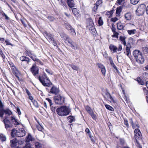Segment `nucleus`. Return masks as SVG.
<instances>
[{"label":"nucleus","mask_w":148,"mask_h":148,"mask_svg":"<svg viewBox=\"0 0 148 148\" xmlns=\"http://www.w3.org/2000/svg\"><path fill=\"white\" fill-rule=\"evenodd\" d=\"M56 111L58 115L63 116L69 115L71 112V109L68 106H63L58 108Z\"/></svg>","instance_id":"nucleus-1"},{"label":"nucleus","mask_w":148,"mask_h":148,"mask_svg":"<svg viewBox=\"0 0 148 148\" xmlns=\"http://www.w3.org/2000/svg\"><path fill=\"white\" fill-rule=\"evenodd\" d=\"M25 134V132L23 128H20L17 130L15 128L13 129L11 133V136L14 137L15 136L21 137L24 136Z\"/></svg>","instance_id":"nucleus-2"},{"label":"nucleus","mask_w":148,"mask_h":148,"mask_svg":"<svg viewBox=\"0 0 148 148\" xmlns=\"http://www.w3.org/2000/svg\"><path fill=\"white\" fill-rule=\"evenodd\" d=\"M133 55L137 62L140 64H142L144 62V58L140 51L137 50H135L133 51Z\"/></svg>","instance_id":"nucleus-3"},{"label":"nucleus","mask_w":148,"mask_h":148,"mask_svg":"<svg viewBox=\"0 0 148 148\" xmlns=\"http://www.w3.org/2000/svg\"><path fill=\"white\" fill-rule=\"evenodd\" d=\"M38 78L40 82L44 86L49 87L52 84L47 77V75L45 73H44L42 76H39Z\"/></svg>","instance_id":"nucleus-4"},{"label":"nucleus","mask_w":148,"mask_h":148,"mask_svg":"<svg viewBox=\"0 0 148 148\" xmlns=\"http://www.w3.org/2000/svg\"><path fill=\"white\" fill-rule=\"evenodd\" d=\"M55 103L58 105H62L64 103V97L60 94L55 95L53 97Z\"/></svg>","instance_id":"nucleus-5"},{"label":"nucleus","mask_w":148,"mask_h":148,"mask_svg":"<svg viewBox=\"0 0 148 148\" xmlns=\"http://www.w3.org/2000/svg\"><path fill=\"white\" fill-rule=\"evenodd\" d=\"M135 138L136 139L135 143L138 148H142L141 146L139 144L137 139H140L142 136L140 130L138 129H136L134 130Z\"/></svg>","instance_id":"nucleus-6"},{"label":"nucleus","mask_w":148,"mask_h":148,"mask_svg":"<svg viewBox=\"0 0 148 148\" xmlns=\"http://www.w3.org/2000/svg\"><path fill=\"white\" fill-rule=\"evenodd\" d=\"M145 9V5L144 4H141L140 5L136 10L137 15L140 16L144 14Z\"/></svg>","instance_id":"nucleus-7"},{"label":"nucleus","mask_w":148,"mask_h":148,"mask_svg":"<svg viewBox=\"0 0 148 148\" xmlns=\"http://www.w3.org/2000/svg\"><path fill=\"white\" fill-rule=\"evenodd\" d=\"M65 42L69 46L71 47L73 49H77L76 44L71 39L69 38L68 40H67L66 42Z\"/></svg>","instance_id":"nucleus-8"},{"label":"nucleus","mask_w":148,"mask_h":148,"mask_svg":"<svg viewBox=\"0 0 148 148\" xmlns=\"http://www.w3.org/2000/svg\"><path fill=\"white\" fill-rule=\"evenodd\" d=\"M3 122L4 123L5 128L6 129L12 127L10 121L7 119V117H5L3 121Z\"/></svg>","instance_id":"nucleus-9"},{"label":"nucleus","mask_w":148,"mask_h":148,"mask_svg":"<svg viewBox=\"0 0 148 148\" xmlns=\"http://www.w3.org/2000/svg\"><path fill=\"white\" fill-rule=\"evenodd\" d=\"M60 92V90L58 88L55 86H53L50 89L49 93L54 94L55 95H59Z\"/></svg>","instance_id":"nucleus-10"},{"label":"nucleus","mask_w":148,"mask_h":148,"mask_svg":"<svg viewBox=\"0 0 148 148\" xmlns=\"http://www.w3.org/2000/svg\"><path fill=\"white\" fill-rule=\"evenodd\" d=\"M45 34L46 35V37L49 39L50 41H53V45L55 46H57V44L56 41L54 40L53 37L52 35L48 33H46Z\"/></svg>","instance_id":"nucleus-11"},{"label":"nucleus","mask_w":148,"mask_h":148,"mask_svg":"<svg viewBox=\"0 0 148 148\" xmlns=\"http://www.w3.org/2000/svg\"><path fill=\"white\" fill-rule=\"evenodd\" d=\"M31 71L34 75L38 74V69L36 66H33L31 68Z\"/></svg>","instance_id":"nucleus-12"},{"label":"nucleus","mask_w":148,"mask_h":148,"mask_svg":"<svg viewBox=\"0 0 148 148\" xmlns=\"http://www.w3.org/2000/svg\"><path fill=\"white\" fill-rule=\"evenodd\" d=\"M131 45L130 43L127 44L126 45V55L128 57L130 56V54L131 51H130Z\"/></svg>","instance_id":"nucleus-13"},{"label":"nucleus","mask_w":148,"mask_h":148,"mask_svg":"<svg viewBox=\"0 0 148 148\" xmlns=\"http://www.w3.org/2000/svg\"><path fill=\"white\" fill-rule=\"evenodd\" d=\"M66 1L68 5L71 8L75 7V4L73 0H67Z\"/></svg>","instance_id":"nucleus-14"},{"label":"nucleus","mask_w":148,"mask_h":148,"mask_svg":"<svg viewBox=\"0 0 148 148\" xmlns=\"http://www.w3.org/2000/svg\"><path fill=\"white\" fill-rule=\"evenodd\" d=\"M109 48L110 50L112 51L113 52L115 53L117 52V47L113 44H110L109 45Z\"/></svg>","instance_id":"nucleus-15"},{"label":"nucleus","mask_w":148,"mask_h":148,"mask_svg":"<svg viewBox=\"0 0 148 148\" xmlns=\"http://www.w3.org/2000/svg\"><path fill=\"white\" fill-rule=\"evenodd\" d=\"M26 52L28 55L32 60L33 58H36V55L31 51L28 50L26 51Z\"/></svg>","instance_id":"nucleus-16"},{"label":"nucleus","mask_w":148,"mask_h":148,"mask_svg":"<svg viewBox=\"0 0 148 148\" xmlns=\"http://www.w3.org/2000/svg\"><path fill=\"white\" fill-rule=\"evenodd\" d=\"M60 36L62 38H63L65 40V42L66 40H68L69 38V36L66 34H65L64 32H61L60 34Z\"/></svg>","instance_id":"nucleus-17"},{"label":"nucleus","mask_w":148,"mask_h":148,"mask_svg":"<svg viewBox=\"0 0 148 148\" xmlns=\"http://www.w3.org/2000/svg\"><path fill=\"white\" fill-rule=\"evenodd\" d=\"M11 120L12 122L15 125H18L20 124V122H19L13 116L11 117Z\"/></svg>","instance_id":"nucleus-18"},{"label":"nucleus","mask_w":148,"mask_h":148,"mask_svg":"<svg viewBox=\"0 0 148 148\" xmlns=\"http://www.w3.org/2000/svg\"><path fill=\"white\" fill-rule=\"evenodd\" d=\"M26 141L28 143L30 141H34L35 140L34 138L30 134H28V136L26 137Z\"/></svg>","instance_id":"nucleus-19"},{"label":"nucleus","mask_w":148,"mask_h":148,"mask_svg":"<svg viewBox=\"0 0 148 148\" xmlns=\"http://www.w3.org/2000/svg\"><path fill=\"white\" fill-rule=\"evenodd\" d=\"M130 123L132 125V127L133 129H134L136 127H139V126L138 124L137 123L135 122L134 123H133V121L132 119H130Z\"/></svg>","instance_id":"nucleus-20"},{"label":"nucleus","mask_w":148,"mask_h":148,"mask_svg":"<svg viewBox=\"0 0 148 148\" xmlns=\"http://www.w3.org/2000/svg\"><path fill=\"white\" fill-rule=\"evenodd\" d=\"M17 143V141L16 139L14 138L10 141V143L12 147L15 146Z\"/></svg>","instance_id":"nucleus-21"},{"label":"nucleus","mask_w":148,"mask_h":148,"mask_svg":"<svg viewBox=\"0 0 148 148\" xmlns=\"http://www.w3.org/2000/svg\"><path fill=\"white\" fill-rule=\"evenodd\" d=\"M124 26L121 22H118L117 24V28L120 30L123 29Z\"/></svg>","instance_id":"nucleus-22"},{"label":"nucleus","mask_w":148,"mask_h":148,"mask_svg":"<svg viewBox=\"0 0 148 148\" xmlns=\"http://www.w3.org/2000/svg\"><path fill=\"white\" fill-rule=\"evenodd\" d=\"M119 39L121 41L122 44H123L124 46H125L126 45L125 40V37L124 36H121L119 37Z\"/></svg>","instance_id":"nucleus-23"},{"label":"nucleus","mask_w":148,"mask_h":148,"mask_svg":"<svg viewBox=\"0 0 148 148\" xmlns=\"http://www.w3.org/2000/svg\"><path fill=\"white\" fill-rule=\"evenodd\" d=\"M125 17L127 20H130L132 18L131 14L130 13H127L125 14Z\"/></svg>","instance_id":"nucleus-24"},{"label":"nucleus","mask_w":148,"mask_h":148,"mask_svg":"<svg viewBox=\"0 0 148 148\" xmlns=\"http://www.w3.org/2000/svg\"><path fill=\"white\" fill-rule=\"evenodd\" d=\"M25 58H24V62H25L24 63V66H25L28 64L30 62V59L28 57L25 56Z\"/></svg>","instance_id":"nucleus-25"},{"label":"nucleus","mask_w":148,"mask_h":148,"mask_svg":"<svg viewBox=\"0 0 148 148\" xmlns=\"http://www.w3.org/2000/svg\"><path fill=\"white\" fill-rule=\"evenodd\" d=\"M109 60H110V64L111 66L114 67L115 69H116L117 67L114 64L113 61L110 57H109Z\"/></svg>","instance_id":"nucleus-26"},{"label":"nucleus","mask_w":148,"mask_h":148,"mask_svg":"<svg viewBox=\"0 0 148 148\" xmlns=\"http://www.w3.org/2000/svg\"><path fill=\"white\" fill-rule=\"evenodd\" d=\"M85 108L86 111L89 114L93 112L92 110L88 106H85Z\"/></svg>","instance_id":"nucleus-27"},{"label":"nucleus","mask_w":148,"mask_h":148,"mask_svg":"<svg viewBox=\"0 0 148 148\" xmlns=\"http://www.w3.org/2000/svg\"><path fill=\"white\" fill-rule=\"evenodd\" d=\"M67 119L68 120H69V121L70 123H71L72 122H74L75 121L74 117L72 116H68L67 118Z\"/></svg>","instance_id":"nucleus-28"},{"label":"nucleus","mask_w":148,"mask_h":148,"mask_svg":"<svg viewBox=\"0 0 148 148\" xmlns=\"http://www.w3.org/2000/svg\"><path fill=\"white\" fill-rule=\"evenodd\" d=\"M72 11L73 13L75 16L78 15V12L77 11V9L76 8H74L72 9Z\"/></svg>","instance_id":"nucleus-29"},{"label":"nucleus","mask_w":148,"mask_h":148,"mask_svg":"<svg viewBox=\"0 0 148 148\" xmlns=\"http://www.w3.org/2000/svg\"><path fill=\"white\" fill-rule=\"evenodd\" d=\"M105 106L106 108L107 109L112 111L114 110V109L110 105L108 104H105Z\"/></svg>","instance_id":"nucleus-30"},{"label":"nucleus","mask_w":148,"mask_h":148,"mask_svg":"<svg viewBox=\"0 0 148 148\" xmlns=\"http://www.w3.org/2000/svg\"><path fill=\"white\" fill-rule=\"evenodd\" d=\"M91 22H92L91 26L89 28V29L90 30L92 31V32H95L96 31V30L95 28V27L93 26L94 24L92 23V21H91Z\"/></svg>","instance_id":"nucleus-31"},{"label":"nucleus","mask_w":148,"mask_h":148,"mask_svg":"<svg viewBox=\"0 0 148 148\" xmlns=\"http://www.w3.org/2000/svg\"><path fill=\"white\" fill-rule=\"evenodd\" d=\"M102 3V0H98L96 3V10H97L98 8V6Z\"/></svg>","instance_id":"nucleus-32"},{"label":"nucleus","mask_w":148,"mask_h":148,"mask_svg":"<svg viewBox=\"0 0 148 148\" xmlns=\"http://www.w3.org/2000/svg\"><path fill=\"white\" fill-rule=\"evenodd\" d=\"M98 23L99 26L102 25L103 24V22L101 17H100L98 21Z\"/></svg>","instance_id":"nucleus-33"},{"label":"nucleus","mask_w":148,"mask_h":148,"mask_svg":"<svg viewBox=\"0 0 148 148\" xmlns=\"http://www.w3.org/2000/svg\"><path fill=\"white\" fill-rule=\"evenodd\" d=\"M64 25L66 28L69 31L73 27L69 24L65 23Z\"/></svg>","instance_id":"nucleus-34"},{"label":"nucleus","mask_w":148,"mask_h":148,"mask_svg":"<svg viewBox=\"0 0 148 148\" xmlns=\"http://www.w3.org/2000/svg\"><path fill=\"white\" fill-rule=\"evenodd\" d=\"M0 138L2 141H5L6 140L5 136L2 134H0Z\"/></svg>","instance_id":"nucleus-35"},{"label":"nucleus","mask_w":148,"mask_h":148,"mask_svg":"<svg viewBox=\"0 0 148 148\" xmlns=\"http://www.w3.org/2000/svg\"><path fill=\"white\" fill-rule=\"evenodd\" d=\"M69 66L72 68L73 69L76 71H77L79 69V67L73 64H70Z\"/></svg>","instance_id":"nucleus-36"},{"label":"nucleus","mask_w":148,"mask_h":148,"mask_svg":"<svg viewBox=\"0 0 148 148\" xmlns=\"http://www.w3.org/2000/svg\"><path fill=\"white\" fill-rule=\"evenodd\" d=\"M69 31H70V33L73 36H75L76 35V32L74 29L73 28H71Z\"/></svg>","instance_id":"nucleus-37"},{"label":"nucleus","mask_w":148,"mask_h":148,"mask_svg":"<svg viewBox=\"0 0 148 148\" xmlns=\"http://www.w3.org/2000/svg\"><path fill=\"white\" fill-rule=\"evenodd\" d=\"M5 113L10 116L12 114V112L9 109H7L5 110Z\"/></svg>","instance_id":"nucleus-38"},{"label":"nucleus","mask_w":148,"mask_h":148,"mask_svg":"<svg viewBox=\"0 0 148 148\" xmlns=\"http://www.w3.org/2000/svg\"><path fill=\"white\" fill-rule=\"evenodd\" d=\"M136 31V30L135 29H133L131 30H127V32L130 35H131V34H134Z\"/></svg>","instance_id":"nucleus-39"},{"label":"nucleus","mask_w":148,"mask_h":148,"mask_svg":"<svg viewBox=\"0 0 148 148\" xmlns=\"http://www.w3.org/2000/svg\"><path fill=\"white\" fill-rule=\"evenodd\" d=\"M33 60L34 61L37 62L38 63H39L40 64H41V65H43L42 62L41 61L39 60L37 58H33Z\"/></svg>","instance_id":"nucleus-40"},{"label":"nucleus","mask_w":148,"mask_h":148,"mask_svg":"<svg viewBox=\"0 0 148 148\" xmlns=\"http://www.w3.org/2000/svg\"><path fill=\"white\" fill-rule=\"evenodd\" d=\"M121 8H120V7L117 8L116 11L117 15H119L120 14L121 12Z\"/></svg>","instance_id":"nucleus-41"},{"label":"nucleus","mask_w":148,"mask_h":148,"mask_svg":"<svg viewBox=\"0 0 148 148\" xmlns=\"http://www.w3.org/2000/svg\"><path fill=\"white\" fill-rule=\"evenodd\" d=\"M140 0H130L131 3L135 5Z\"/></svg>","instance_id":"nucleus-42"},{"label":"nucleus","mask_w":148,"mask_h":148,"mask_svg":"<svg viewBox=\"0 0 148 148\" xmlns=\"http://www.w3.org/2000/svg\"><path fill=\"white\" fill-rule=\"evenodd\" d=\"M36 148H42L41 145L39 142H37L35 143Z\"/></svg>","instance_id":"nucleus-43"},{"label":"nucleus","mask_w":148,"mask_h":148,"mask_svg":"<svg viewBox=\"0 0 148 148\" xmlns=\"http://www.w3.org/2000/svg\"><path fill=\"white\" fill-rule=\"evenodd\" d=\"M85 132L88 134V135H89V137L90 138H91V134L89 129L86 128L85 130Z\"/></svg>","instance_id":"nucleus-44"},{"label":"nucleus","mask_w":148,"mask_h":148,"mask_svg":"<svg viewBox=\"0 0 148 148\" xmlns=\"http://www.w3.org/2000/svg\"><path fill=\"white\" fill-rule=\"evenodd\" d=\"M143 51L145 54L148 53V48L145 47H143Z\"/></svg>","instance_id":"nucleus-45"},{"label":"nucleus","mask_w":148,"mask_h":148,"mask_svg":"<svg viewBox=\"0 0 148 148\" xmlns=\"http://www.w3.org/2000/svg\"><path fill=\"white\" fill-rule=\"evenodd\" d=\"M25 56H22L20 58V60L22 61V62L21 63V64L22 65H23V66H24V58H25Z\"/></svg>","instance_id":"nucleus-46"},{"label":"nucleus","mask_w":148,"mask_h":148,"mask_svg":"<svg viewBox=\"0 0 148 148\" xmlns=\"http://www.w3.org/2000/svg\"><path fill=\"white\" fill-rule=\"evenodd\" d=\"M36 127L38 130L40 131H42L43 128L40 124L36 125Z\"/></svg>","instance_id":"nucleus-47"},{"label":"nucleus","mask_w":148,"mask_h":148,"mask_svg":"<svg viewBox=\"0 0 148 148\" xmlns=\"http://www.w3.org/2000/svg\"><path fill=\"white\" fill-rule=\"evenodd\" d=\"M23 148H32L30 144L29 143H26L25 146Z\"/></svg>","instance_id":"nucleus-48"},{"label":"nucleus","mask_w":148,"mask_h":148,"mask_svg":"<svg viewBox=\"0 0 148 148\" xmlns=\"http://www.w3.org/2000/svg\"><path fill=\"white\" fill-rule=\"evenodd\" d=\"M51 108V110L53 112H55L56 111V107L55 106H54L53 105H51L50 106Z\"/></svg>","instance_id":"nucleus-49"},{"label":"nucleus","mask_w":148,"mask_h":148,"mask_svg":"<svg viewBox=\"0 0 148 148\" xmlns=\"http://www.w3.org/2000/svg\"><path fill=\"white\" fill-rule=\"evenodd\" d=\"M90 114L92 118L93 119H95L97 118V116L96 115L94 114L93 112H91Z\"/></svg>","instance_id":"nucleus-50"},{"label":"nucleus","mask_w":148,"mask_h":148,"mask_svg":"<svg viewBox=\"0 0 148 148\" xmlns=\"http://www.w3.org/2000/svg\"><path fill=\"white\" fill-rule=\"evenodd\" d=\"M32 102L33 103V104L36 107L38 108V105L37 101L35 100H34L33 101H32Z\"/></svg>","instance_id":"nucleus-51"},{"label":"nucleus","mask_w":148,"mask_h":148,"mask_svg":"<svg viewBox=\"0 0 148 148\" xmlns=\"http://www.w3.org/2000/svg\"><path fill=\"white\" fill-rule=\"evenodd\" d=\"M105 94L106 95V97L108 99H109L111 96L110 94L108 92L107 90H106L105 93Z\"/></svg>","instance_id":"nucleus-52"},{"label":"nucleus","mask_w":148,"mask_h":148,"mask_svg":"<svg viewBox=\"0 0 148 148\" xmlns=\"http://www.w3.org/2000/svg\"><path fill=\"white\" fill-rule=\"evenodd\" d=\"M122 49V47L121 45L119 44V45L118 47L117 48V51H120Z\"/></svg>","instance_id":"nucleus-53"},{"label":"nucleus","mask_w":148,"mask_h":148,"mask_svg":"<svg viewBox=\"0 0 148 148\" xmlns=\"http://www.w3.org/2000/svg\"><path fill=\"white\" fill-rule=\"evenodd\" d=\"M103 57L106 59H109V57H108V55L106 52H104L103 54Z\"/></svg>","instance_id":"nucleus-54"},{"label":"nucleus","mask_w":148,"mask_h":148,"mask_svg":"<svg viewBox=\"0 0 148 148\" xmlns=\"http://www.w3.org/2000/svg\"><path fill=\"white\" fill-rule=\"evenodd\" d=\"M109 99H110V100H109V101L111 103H115V101L112 96H111V97H110Z\"/></svg>","instance_id":"nucleus-55"},{"label":"nucleus","mask_w":148,"mask_h":148,"mask_svg":"<svg viewBox=\"0 0 148 148\" xmlns=\"http://www.w3.org/2000/svg\"><path fill=\"white\" fill-rule=\"evenodd\" d=\"M101 72L102 73V74L104 75H105L106 74V70L105 69V67L102 68V69H101Z\"/></svg>","instance_id":"nucleus-56"},{"label":"nucleus","mask_w":148,"mask_h":148,"mask_svg":"<svg viewBox=\"0 0 148 148\" xmlns=\"http://www.w3.org/2000/svg\"><path fill=\"white\" fill-rule=\"evenodd\" d=\"M46 99L47 100L49 103L50 106L51 105H53L52 101L49 98H46Z\"/></svg>","instance_id":"nucleus-57"},{"label":"nucleus","mask_w":148,"mask_h":148,"mask_svg":"<svg viewBox=\"0 0 148 148\" xmlns=\"http://www.w3.org/2000/svg\"><path fill=\"white\" fill-rule=\"evenodd\" d=\"M97 64L98 67L100 68L101 69L105 67V66L103 64L100 63H97Z\"/></svg>","instance_id":"nucleus-58"},{"label":"nucleus","mask_w":148,"mask_h":148,"mask_svg":"<svg viewBox=\"0 0 148 148\" xmlns=\"http://www.w3.org/2000/svg\"><path fill=\"white\" fill-rule=\"evenodd\" d=\"M120 142L121 145H123L125 143L124 140L122 138H120L119 140Z\"/></svg>","instance_id":"nucleus-59"},{"label":"nucleus","mask_w":148,"mask_h":148,"mask_svg":"<svg viewBox=\"0 0 148 148\" xmlns=\"http://www.w3.org/2000/svg\"><path fill=\"white\" fill-rule=\"evenodd\" d=\"M118 18H117L116 17H115L114 18H112L111 19V21L114 22H116V21H118Z\"/></svg>","instance_id":"nucleus-60"},{"label":"nucleus","mask_w":148,"mask_h":148,"mask_svg":"<svg viewBox=\"0 0 148 148\" xmlns=\"http://www.w3.org/2000/svg\"><path fill=\"white\" fill-rule=\"evenodd\" d=\"M47 18L50 21H53L54 20V18L52 16H48Z\"/></svg>","instance_id":"nucleus-61"},{"label":"nucleus","mask_w":148,"mask_h":148,"mask_svg":"<svg viewBox=\"0 0 148 148\" xmlns=\"http://www.w3.org/2000/svg\"><path fill=\"white\" fill-rule=\"evenodd\" d=\"M124 123L125 125L127 127H129V124L128 123V121L127 120H124Z\"/></svg>","instance_id":"nucleus-62"},{"label":"nucleus","mask_w":148,"mask_h":148,"mask_svg":"<svg viewBox=\"0 0 148 148\" xmlns=\"http://www.w3.org/2000/svg\"><path fill=\"white\" fill-rule=\"evenodd\" d=\"M25 90L26 92V93L28 96L31 95V93L29 92V91L26 88H25Z\"/></svg>","instance_id":"nucleus-63"},{"label":"nucleus","mask_w":148,"mask_h":148,"mask_svg":"<svg viewBox=\"0 0 148 148\" xmlns=\"http://www.w3.org/2000/svg\"><path fill=\"white\" fill-rule=\"evenodd\" d=\"M16 111L19 115H20L21 114V112L20 111V110L18 107H17L16 108Z\"/></svg>","instance_id":"nucleus-64"}]
</instances>
